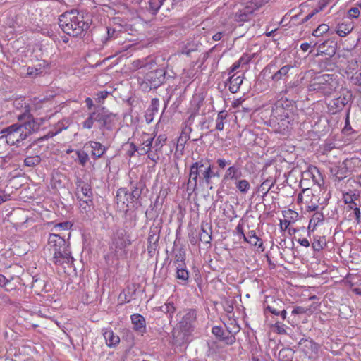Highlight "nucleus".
Here are the masks:
<instances>
[{"label": "nucleus", "instance_id": "1", "mask_svg": "<svg viewBox=\"0 0 361 361\" xmlns=\"http://www.w3.org/2000/svg\"><path fill=\"white\" fill-rule=\"evenodd\" d=\"M87 15L78 10H71L62 13L59 17V25L67 35L73 37L81 36L90 25Z\"/></svg>", "mask_w": 361, "mask_h": 361}, {"label": "nucleus", "instance_id": "2", "mask_svg": "<svg viewBox=\"0 0 361 361\" xmlns=\"http://www.w3.org/2000/svg\"><path fill=\"white\" fill-rule=\"evenodd\" d=\"M35 127L33 119L27 120L22 124H13L1 131V137H5L9 145H18L35 130Z\"/></svg>", "mask_w": 361, "mask_h": 361}, {"label": "nucleus", "instance_id": "3", "mask_svg": "<svg viewBox=\"0 0 361 361\" xmlns=\"http://www.w3.org/2000/svg\"><path fill=\"white\" fill-rule=\"evenodd\" d=\"M218 175L213 171L209 160L201 159L191 165L188 184L194 188L197 187L198 183L209 186L212 184V178Z\"/></svg>", "mask_w": 361, "mask_h": 361}, {"label": "nucleus", "instance_id": "4", "mask_svg": "<svg viewBox=\"0 0 361 361\" xmlns=\"http://www.w3.org/2000/svg\"><path fill=\"white\" fill-rule=\"evenodd\" d=\"M340 87V79L336 74H322L314 77L307 86L308 92H315L330 97Z\"/></svg>", "mask_w": 361, "mask_h": 361}, {"label": "nucleus", "instance_id": "5", "mask_svg": "<svg viewBox=\"0 0 361 361\" xmlns=\"http://www.w3.org/2000/svg\"><path fill=\"white\" fill-rule=\"evenodd\" d=\"M48 245L56 264L69 263L71 261V251L63 238L57 234H50Z\"/></svg>", "mask_w": 361, "mask_h": 361}, {"label": "nucleus", "instance_id": "6", "mask_svg": "<svg viewBox=\"0 0 361 361\" xmlns=\"http://www.w3.org/2000/svg\"><path fill=\"white\" fill-rule=\"evenodd\" d=\"M196 318L197 314L195 310H188L183 313L179 321L180 332L175 338L176 344L181 345L189 341L190 336L195 329Z\"/></svg>", "mask_w": 361, "mask_h": 361}, {"label": "nucleus", "instance_id": "7", "mask_svg": "<svg viewBox=\"0 0 361 361\" xmlns=\"http://www.w3.org/2000/svg\"><path fill=\"white\" fill-rule=\"evenodd\" d=\"M140 197V191L135 187L131 192L126 188H121L116 192L117 208L123 212L133 210L137 207V201Z\"/></svg>", "mask_w": 361, "mask_h": 361}, {"label": "nucleus", "instance_id": "8", "mask_svg": "<svg viewBox=\"0 0 361 361\" xmlns=\"http://www.w3.org/2000/svg\"><path fill=\"white\" fill-rule=\"evenodd\" d=\"M297 203L301 209L312 213L319 209V197L314 193L312 189L306 188L298 194Z\"/></svg>", "mask_w": 361, "mask_h": 361}, {"label": "nucleus", "instance_id": "9", "mask_svg": "<svg viewBox=\"0 0 361 361\" xmlns=\"http://www.w3.org/2000/svg\"><path fill=\"white\" fill-rule=\"evenodd\" d=\"M164 79L165 71L162 68H157L156 66L145 73L140 85L143 90L148 91L152 88L155 89L159 87Z\"/></svg>", "mask_w": 361, "mask_h": 361}, {"label": "nucleus", "instance_id": "10", "mask_svg": "<svg viewBox=\"0 0 361 361\" xmlns=\"http://www.w3.org/2000/svg\"><path fill=\"white\" fill-rule=\"evenodd\" d=\"M292 102L286 98H281L276 101L271 111V116L280 121L290 123L289 119L293 114Z\"/></svg>", "mask_w": 361, "mask_h": 361}, {"label": "nucleus", "instance_id": "11", "mask_svg": "<svg viewBox=\"0 0 361 361\" xmlns=\"http://www.w3.org/2000/svg\"><path fill=\"white\" fill-rule=\"evenodd\" d=\"M130 241L126 239L123 232L117 234L113 239L112 244L110 246V253L106 257V260L110 263V257L112 256L117 260L126 257L127 251L126 247L129 245Z\"/></svg>", "mask_w": 361, "mask_h": 361}, {"label": "nucleus", "instance_id": "12", "mask_svg": "<svg viewBox=\"0 0 361 361\" xmlns=\"http://www.w3.org/2000/svg\"><path fill=\"white\" fill-rule=\"evenodd\" d=\"M265 0H251L245 3L243 8L239 9L234 16V20L238 23L248 21L255 11L262 8L265 4Z\"/></svg>", "mask_w": 361, "mask_h": 361}, {"label": "nucleus", "instance_id": "13", "mask_svg": "<svg viewBox=\"0 0 361 361\" xmlns=\"http://www.w3.org/2000/svg\"><path fill=\"white\" fill-rule=\"evenodd\" d=\"M338 97L331 99L328 105L329 112L334 114L341 111L343 107L353 99L352 92L346 87H342Z\"/></svg>", "mask_w": 361, "mask_h": 361}, {"label": "nucleus", "instance_id": "14", "mask_svg": "<svg viewBox=\"0 0 361 361\" xmlns=\"http://www.w3.org/2000/svg\"><path fill=\"white\" fill-rule=\"evenodd\" d=\"M360 198V192L357 190H349L347 192H343V200L345 204H349L350 209L352 210L349 216L354 217L356 224L360 223V212L357 207V204L355 202Z\"/></svg>", "mask_w": 361, "mask_h": 361}, {"label": "nucleus", "instance_id": "15", "mask_svg": "<svg viewBox=\"0 0 361 361\" xmlns=\"http://www.w3.org/2000/svg\"><path fill=\"white\" fill-rule=\"evenodd\" d=\"M157 66L156 58L153 56H148L145 58L137 59L132 61L131 69L137 71L139 69H144L149 71Z\"/></svg>", "mask_w": 361, "mask_h": 361}, {"label": "nucleus", "instance_id": "16", "mask_svg": "<svg viewBox=\"0 0 361 361\" xmlns=\"http://www.w3.org/2000/svg\"><path fill=\"white\" fill-rule=\"evenodd\" d=\"M346 74L353 85L361 86V65L357 62L350 63L348 66Z\"/></svg>", "mask_w": 361, "mask_h": 361}, {"label": "nucleus", "instance_id": "17", "mask_svg": "<svg viewBox=\"0 0 361 361\" xmlns=\"http://www.w3.org/2000/svg\"><path fill=\"white\" fill-rule=\"evenodd\" d=\"M300 348L302 352L309 357L312 358L315 356L319 350V345L312 340L302 339L300 341Z\"/></svg>", "mask_w": 361, "mask_h": 361}, {"label": "nucleus", "instance_id": "18", "mask_svg": "<svg viewBox=\"0 0 361 361\" xmlns=\"http://www.w3.org/2000/svg\"><path fill=\"white\" fill-rule=\"evenodd\" d=\"M354 23L350 20H342L336 27L335 32L341 37L348 35L354 29Z\"/></svg>", "mask_w": 361, "mask_h": 361}, {"label": "nucleus", "instance_id": "19", "mask_svg": "<svg viewBox=\"0 0 361 361\" xmlns=\"http://www.w3.org/2000/svg\"><path fill=\"white\" fill-rule=\"evenodd\" d=\"M283 218L280 219V226H290L295 224L299 219V214L295 210L288 209L282 212Z\"/></svg>", "mask_w": 361, "mask_h": 361}, {"label": "nucleus", "instance_id": "20", "mask_svg": "<svg viewBox=\"0 0 361 361\" xmlns=\"http://www.w3.org/2000/svg\"><path fill=\"white\" fill-rule=\"evenodd\" d=\"M132 324H133V329L143 335L146 332V322L143 316L140 314H134L130 316Z\"/></svg>", "mask_w": 361, "mask_h": 361}, {"label": "nucleus", "instance_id": "21", "mask_svg": "<svg viewBox=\"0 0 361 361\" xmlns=\"http://www.w3.org/2000/svg\"><path fill=\"white\" fill-rule=\"evenodd\" d=\"M115 115L106 113L104 111H98V123L100 128L110 129L114 125Z\"/></svg>", "mask_w": 361, "mask_h": 361}, {"label": "nucleus", "instance_id": "22", "mask_svg": "<svg viewBox=\"0 0 361 361\" xmlns=\"http://www.w3.org/2000/svg\"><path fill=\"white\" fill-rule=\"evenodd\" d=\"M92 149L91 156L94 159H98L106 152L107 148L100 142L96 141H89L85 144Z\"/></svg>", "mask_w": 361, "mask_h": 361}, {"label": "nucleus", "instance_id": "23", "mask_svg": "<svg viewBox=\"0 0 361 361\" xmlns=\"http://www.w3.org/2000/svg\"><path fill=\"white\" fill-rule=\"evenodd\" d=\"M102 332L107 346L114 348L119 343L120 338L118 335L114 333L112 329L110 328L104 329Z\"/></svg>", "mask_w": 361, "mask_h": 361}, {"label": "nucleus", "instance_id": "24", "mask_svg": "<svg viewBox=\"0 0 361 361\" xmlns=\"http://www.w3.org/2000/svg\"><path fill=\"white\" fill-rule=\"evenodd\" d=\"M228 78V90L232 93H236L240 87L244 79V74L238 75L237 73L229 75Z\"/></svg>", "mask_w": 361, "mask_h": 361}, {"label": "nucleus", "instance_id": "25", "mask_svg": "<svg viewBox=\"0 0 361 361\" xmlns=\"http://www.w3.org/2000/svg\"><path fill=\"white\" fill-rule=\"evenodd\" d=\"M14 106L17 109H22L23 113L18 115V118L19 121H22L24 118L32 119L30 117V106L26 104L24 99L20 98L17 99L13 102Z\"/></svg>", "mask_w": 361, "mask_h": 361}, {"label": "nucleus", "instance_id": "26", "mask_svg": "<svg viewBox=\"0 0 361 361\" xmlns=\"http://www.w3.org/2000/svg\"><path fill=\"white\" fill-rule=\"evenodd\" d=\"M242 176V171L240 169V167L232 165L230 166L226 171L223 180H237L240 179Z\"/></svg>", "mask_w": 361, "mask_h": 361}, {"label": "nucleus", "instance_id": "27", "mask_svg": "<svg viewBox=\"0 0 361 361\" xmlns=\"http://www.w3.org/2000/svg\"><path fill=\"white\" fill-rule=\"evenodd\" d=\"M343 161V166L350 173L357 171L361 169V159L357 157H353L345 159Z\"/></svg>", "mask_w": 361, "mask_h": 361}, {"label": "nucleus", "instance_id": "28", "mask_svg": "<svg viewBox=\"0 0 361 361\" xmlns=\"http://www.w3.org/2000/svg\"><path fill=\"white\" fill-rule=\"evenodd\" d=\"M147 152V157L153 161L154 166L157 164L160 159V154L162 153V148L161 146L151 145L150 147L145 148Z\"/></svg>", "mask_w": 361, "mask_h": 361}, {"label": "nucleus", "instance_id": "29", "mask_svg": "<svg viewBox=\"0 0 361 361\" xmlns=\"http://www.w3.org/2000/svg\"><path fill=\"white\" fill-rule=\"evenodd\" d=\"M66 176L60 173L56 172L52 175L51 179V185L54 189L59 190L64 188V181Z\"/></svg>", "mask_w": 361, "mask_h": 361}, {"label": "nucleus", "instance_id": "30", "mask_svg": "<svg viewBox=\"0 0 361 361\" xmlns=\"http://www.w3.org/2000/svg\"><path fill=\"white\" fill-rule=\"evenodd\" d=\"M293 68V66L291 65H286L282 66L274 75H272L271 80L274 82H279L281 80H285L288 77L289 71Z\"/></svg>", "mask_w": 361, "mask_h": 361}, {"label": "nucleus", "instance_id": "31", "mask_svg": "<svg viewBox=\"0 0 361 361\" xmlns=\"http://www.w3.org/2000/svg\"><path fill=\"white\" fill-rule=\"evenodd\" d=\"M155 135L154 133H147L142 132L139 135V145L140 147H144L145 148L150 147L153 144Z\"/></svg>", "mask_w": 361, "mask_h": 361}, {"label": "nucleus", "instance_id": "32", "mask_svg": "<svg viewBox=\"0 0 361 361\" xmlns=\"http://www.w3.org/2000/svg\"><path fill=\"white\" fill-rule=\"evenodd\" d=\"M331 171L338 180L344 179L350 174L348 170L344 168L343 161L339 163L338 166L331 168Z\"/></svg>", "mask_w": 361, "mask_h": 361}, {"label": "nucleus", "instance_id": "33", "mask_svg": "<svg viewBox=\"0 0 361 361\" xmlns=\"http://www.w3.org/2000/svg\"><path fill=\"white\" fill-rule=\"evenodd\" d=\"M308 216L310 217L308 226H318L319 224H322L324 221L323 213L318 209L312 213H309Z\"/></svg>", "mask_w": 361, "mask_h": 361}, {"label": "nucleus", "instance_id": "34", "mask_svg": "<svg viewBox=\"0 0 361 361\" xmlns=\"http://www.w3.org/2000/svg\"><path fill=\"white\" fill-rule=\"evenodd\" d=\"M238 232L240 233L241 235L243 237V239L245 241L247 242L252 245H254L255 247H257L259 248L262 247V240L257 236H245V234L244 233L243 231V227H237Z\"/></svg>", "mask_w": 361, "mask_h": 361}, {"label": "nucleus", "instance_id": "35", "mask_svg": "<svg viewBox=\"0 0 361 361\" xmlns=\"http://www.w3.org/2000/svg\"><path fill=\"white\" fill-rule=\"evenodd\" d=\"M95 122L98 123V111L91 112L87 118L82 122V126L84 129H91Z\"/></svg>", "mask_w": 361, "mask_h": 361}, {"label": "nucleus", "instance_id": "36", "mask_svg": "<svg viewBox=\"0 0 361 361\" xmlns=\"http://www.w3.org/2000/svg\"><path fill=\"white\" fill-rule=\"evenodd\" d=\"M78 198L80 202V208L82 211L87 212L91 210L93 205L92 197H85V199L78 195Z\"/></svg>", "mask_w": 361, "mask_h": 361}, {"label": "nucleus", "instance_id": "37", "mask_svg": "<svg viewBox=\"0 0 361 361\" xmlns=\"http://www.w3.org/2000/svg\"><path fill=\"white\" fill-rule=\"evenodd\" d=\"M228 117V114L226 111H221L219 112L217 117L215 120V129L219 131L224 130L225 120Z\"/></svg>", "mask_w": 361, "mask_h": 361}, {"label": "nucleus", "instance_id": "38", "mask_svg": "<svg viewBox=\"0 0 361 361\" xmlns=\"http://www.w3.org/2000/svg\"><path fill=\"white\" fill-rule=\"evenodd\" d=\"M175 262L178 264H185V251L183 247H175L173 250Z\"/></svg>", "mask_w": 361, "mask_h": 361}, {"label": "nucleus", "instance_id": "39", "mask_svg": "<svg viewBox=\"0 0 361 361\" xmlns=\"http://www.w3.org/2000/svg\"><path fill=\"white\" fill-rule=\"evenodd\" d=\"M176 278L184 281H186L188 279L189 272L186 269L185 264H178L177 266Z\"/></svg>", "mask_w": 361, "mask_h": 361}, {"label": "nucleus", "instance_id": "40", "mask_svg": "<svg viewBox=\"0 0 361 361\" xmlns=\"http://www.w3.org/2000/svg\"><path fill=\"white\" fill-rule=\"evenodd\" d=\"M236 188L242 193H247L250 189V183L245 179H238L235 181Z\"/></svg>", "mask_w": 361, "mask_h": 361}, {"label": "nucleus", "instance_id": "41", "mask_svg": "<svg viewBox=\"0 0 361 361\" xmlns=\"http://www.w3.org/2000/svg\"><path fill=\"white\" fill-rule=\"evenodd\" d=\"M326 6V2L322 0V2H319V5L317 8H314L311 13H310L306 17H305L302 20V23H305L307 22L311 18H312L315 14L322 11Z\"/></svg>", "mask_w": 361, "mask_h": 361}, {"label": "nucleus", "instance_id": "42", "mask_svg": "<svg viewBox=\"0 0 361 361\" xmlns=\"http://www.w3.org/2000/svg\"><path fill=\"white\" fill-rule=\"evenodd\" d=\"M226 327L229 334L235 335L240 330V326L237 324L235 319H230L229 322L226 324Z\"/></svg>", "mask_w": 361, "mask_h": 361}, {"label": "nucleus", "instance_id": "43", "mask_svg": "<svg viewBox=\"0 0 361 361\" xmlns=\"http://www.w3.org/2000/svg\"><path fill=\"white\" fill-rule=\"evenodd\" d=\"M41 161V157L39 155L28 156L24 160V164L27 166L33 167L38 165Z\"/></svg>", "mask_w": 361, "mask_h": 361}, {"label": "nucleus", "instance_id": "44", "mask_svg": "<svg viewBox=\"0 0 361 361\" xmlns=\"http://www.w3.org/2000/svg\"><path fill=\"white\" fill-rule=\"evenodd\" d=\"M207 229H205L204 227H201L200 231V240L204 243H209L212 240L211 234V228L212 227H207Z\"/></svg>", "mask_w": 361, "mask_h": 361}, {"label": "nucleus", "instance_id": "45", "mask_svg": "<svg viewBox=\"0 0 361 361\" xmlns=\"http://www.w3.org/2000/svg\"><path fill=\"white\" fill-rule=\"evenodd\" d=\"M329 30V26L327 24L319 25L313 32L312 35L314 37L322 36Z\"/></svg>", "mask_w": 361, "mask_h": 361}, {"label": "nucleus", "instance_id": "46", "mask_svg": "<svg viewBox=\"0 0 361 361\" xmlns=\"http://www.w3.org/2000/svg\"><path fill=\"white\" fill-rule=\"evenodd\" d=\"M164 1L165 0H149V9L152 11L153 14L157 13L160 7L162 6Z\"/></svg>", "mask_w": 361, "mask_h": 361}, {"label": "nucleus", "instance_id": "47", "mask_svg": "<svg viewBox=\"0 0 361 361\" xmlns=\"http://www.w3.org/2000/svg\"><path fill=\"white\" fill-rule=\"evenodd\" d=\"M161 309L162 312L169 314L170 317H171L176 311V307L173 305V302L169 301L166 302L165 305L161 307Z\"/></svg>", "mask_w": 361, "mask_h": 361}, {"label": "nucleus", "instance_id": "48", "mask_svg": "<svg viewBox=\"0 0 361 361\" xmlns=\"http://www.w3.org/2000/svg\"><path fill=\"white\" fill-rule=\"evenodd\" d=\"M76 154L80 164L84 166L89 160L88 154L82 150H78Z\"/></svg>", "mask_w": 361, "mask_h": 361}, {"label": "nucleus", "instance_id": "49", "mask_svg": "<svg viewBox=\"0 0 361 361\" xmlns=\"http://www.w3.org/2000/svg\"><path fill=\"white\" fill-rule=\"evenodd\" d=\"M79 187L82 195V197H92V191L90 185L85 183Z\"/></svg>", "mask_w": 361, "mask_h": 361}, {"label": "nucleus", "instance_id": "50", "mask_svg": "<svg viewBox=\"0 0 361 361\" xmlns=\"http://www.w3.org/2000/svg\"><path fill=\"white\" fill-rule=\"evenodd\" d=\"M360 16V11L358 7H353L347 12V17L348 19H357Z\"/></svg>", "mask_w": 361, "mask_h": 361}, {"label": "nucleus", "instance_id": "51", "mask_svg": "<svg viewBox=\"0 0 361 361\" xmlns=\"http://www.w3.org/2000/svg\"><path fill=\"white\" fill-rule=\"evenodd\" d=\"M253 59V55H250L249 54L245 53L243 54L240 58L238 59L239 63H240L242 67L247 66L250 63V62Z\"/></svg>", "mask_w": 361, "mask_h": 361}, {"label": "nucleus", "instance_id": "52", "mask_svg": "<svg viewBox=\"0 0 361 361\" xmlns=\"http://www.w3.org/2000/svg\"><path fill=\"white\" fill-rule=\"evenodd\" d=\"M221 341H224L227 345H233L235 342V336L234 334L225 335V333L220 338Z\"/></svg>", "mask_w": 361, "mask_h": 361}, {"label": "nucleus", "instance_id": "53", "mask_svg": "<svg viewBox=\"0 0 361 361\" xmlns=\"http://www.w3.org/2000/svg\"><path fill=\"white\" fill-rule=\"evenodd\" d=\"M202 104V100L196 101L195 99H193V101L192 102V106H193L192 107V113L191 114L190 118H191V117H192V116H195L198 113Z\"/></svg>", "mask_w": 361, "mask_h": 361}, {"label": "nucleus", "instance_id": "54", "mask_svg": "<svg viewBox=\"0 0 361 361\" xmlns=\"http://www.w3.org/2000/svg\"><path fill=\"white\" fill-rule=\"evenodd\" d=\"M26 71H27V73H26L27 75L32 76V77L36 76L42 73L40 68H38L36 67H31V66L26 67Z\"/></svg>", "mask_w": 361, "mask_h": 361}, {"label": "nucleus", "instance_id": "55", "mask_svg": "<svg viewBox=\"0 0 361 361\" xmlns=\"http://www.w3.org/2000/svg\"><path fill=\"white\" fill-rule=\"evenodd\" d=\"M184 125L185 126L182 128V131H181V133H180V136L189 140L190 139V133L192 131V128H191V127L190 126L188 125V123L186 122L185 123Z\"/></svg>", "mask_w": 361, "mask_h": 361}, {"label": "nucleus", "instance_id": "56", "mask_svg": "<svg viewBox=\"0 0 361 361\" xmlns=\"http://www.w3.org/2000/svg\"><path fill=\"white\" fill-rule=\"evenodd\" d=\"M130 146L133 151H134L135 152H137L140 155H145L147 154V152H148L147 150H145L144 147H140V145L137 146L133 142H131L130 144Z\"/></svg>", "mask_w": 361, "mask_h": 361}, {"label": "nucleus", "instance_id": "57", "mask_svg": "<svg viewBox=\"0 0 361 361\" xmlns=\"http://www.w3.org/2000/svg\"><path fill=\"white\" fill-rule=\"evenodd\" d=\"M109 94V92L106 90L99 92L97 94V98H96L97 102L99 104H102L104 102V99H106V97H108Z\"/></svg>", "mask_w": 361, "mask_h": 361}, {"label": "nucleus", "instance_id": "58", "mask_svg": "<svg viewBox=\"0 0 361 361\" xmlns=\"http://www.w3.org/2000/svg\"><path fill=\"white\" fill-rule=\"evenodd\" d=\"M212 332L219 340L224 334V331L222 329V328L219 326H215L212 327Z\"/></svg>", "mask_w": 361, "mask_h": 361}, {"label": "nucleus", "instance_id": "59", "mask_svg": "<svg viewBox=\"0 0 361 361\" xmlns=\"http://www.w3.org/2000/svg\"><path fill=\"white\" fill-rule=\"evenodd\" d=\"M166 141V137L165 135H160L157 137L155 140L154 145L157 146H161L162 148Z\"/></svg>", "mask_w": 361, "mask_h": 361}, {"label": "nucleus", "instance_id": "60", "mask_svg": "<svg viewBox=\"0 0 361 361\" xmlns=\"http://www.w3.org/2000/svg\"><path fill=\"white\" fill-rule=\"evenodd\" d=\"M329 42V41H325L322 43H321L319 47H318V49L319 51L322 53V54H329V55H331V54H334L335 52V49L334 47L331 48V51L329 52V53H326V51L324 50V47L326 46V44Z\"/></svg>", "mask_w": 361, "mask_h": 361}, {"label": "nucleus", "instance_id": "61", "mask_svg": "<svg viewBox=\"0 0 361 361\" xmlns=\"http://www.w3.org/2000/svg\"><path fill=\"white\" fill-rule=\"evenodd\" d=\"M276 331L278 334H286V326L282 323L276 322L275 324Z\"/></svg>", "mask_w": 361, "mask_h": 361}, {"label": "nucleus", "instance_id": "62", "mask_svg": "<svg viewBox=\"0 0 361 361\" xmlns=\"http://www.w3.org/2000/svg\"><path fill=\"white\" fill-rule=\"evenodd\" d=\"M240 67H242L240 63H239V61L238 60L235 61L228 69V74L231 75L233 74L237 69H238Z\"/></svg>", "mask_w": 361, "mask_h": 361}, {"label": "nucleus", "instance_id": "63", "mask_svg": "<svg viewBox=\"0 0 361 361\" xmlns=\"http://www.w3.org/2000/svg\"><path fill=\"white\" fill-rule=\"evenodd\" d=\"M310 171H311V173L312 174L313 180L317 183L318 185H320L319 180L316 179V176L314 173H316L318 176H320L319 171L317 167H312L310 169Z\"/></svg>", "mask_w": 361, "mask_h": 361}, {"label": "nucleus", "instance_id": "64", "mask_svg": "<svg viewBox=\"0 0 361 361\" xmlns=\"http://www.w3.org/2000/svg\"><path fill=\"white\" fill-rule=\"evenodd\" d=\"M216 164L221 169H224L228 164V161L224 158L217 159Z\"/></svg>", "mask_w": 361, "mask_h": 361}]
</instances>
